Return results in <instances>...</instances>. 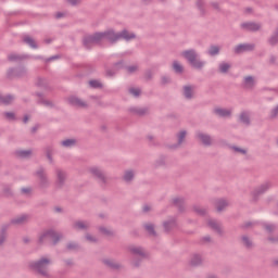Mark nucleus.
I'll return each mask as SVG.
<instances>
[{
  "label": "nucleus",
  "instance_id": "nucleus-1",
  "mask_svg": "<svg viewBox=\"0 0 278 278\" xmlns=\"http://www.w3.org/2000/svg\"><path fill=\"white\" fill-rule=\"evenodd\" d=\"M100 36L102 40H106L108 42H110V45H116L118 40H126V42H129V40L136 39V34L129 33V30L127 29L115 33L114 29L111 28L100 33Z\"/></svg>",
  "mask_w": 278,
  "mask_h": 278
},
{
  "label": "nucleus",
  "instance_id": "nucleus-2",
  "mask_svg": "<svg viewBox=\"0 0 278 278\" xmlns=\"http://www.w3.org/2000/svg\"><path fill=\"white\" fill-rule=\"evenodd\" d=\"M28 266L30 270H34L35 273H37V275H40L41 277H51V275H49V266H51V258L41 257L38 261L29 262Z\"/></svg>",
  "mask_w": 278,
  "mask_h": 278
},
{
  "label": "nucleus",
  "instance_id": "nucleus-3",
  "mask_svg": "<svg viewBox=\"0 0 278 278\" xmlns=\"http://www.w3.org/2000/svg\"><path fill=\"white\" fill-rule=\"evenodd\" d=\"M181 56L187 60V62L193 67L198 68V71H201L205 66V62L199 60V53H197V50L189 49L181 52Z\"/></svg>",
  "mask_w": 278,
  "mask_h": 278
},
{
  "label": "nucleus",
  "instance_id": "nucleus-4",
  "mask_svg": "<svg viewBox=\"0 0 278 278\" xmlns=\"http://www.w3.org/2000/svg\"><path fill=\"white\" fill-rule=\"evenodd\" d=\"M34 177L37 178V186L39 190H47L51 187V181L49 180V175H47V170H45V167H39L34 173Z\"/></svg>",
  "mask_w": 278,
  "mask_h": 278
},
{
  "label": "nucleus",
  "instance_id": "nucleus-5",
  "mask_svg": "<svg viewBox=\"0 0 278 278\" xmlns=\"http://www.w3.org/2000/svg\"><path fill=\"white\" fill-rule=\"evenodd\" d=\"M48 238H51V240H53V245L55 247V244H58V242H60V240H62L64 236L62 235V232H58L54 229H49V230H46L39 237L38 244H45Z\"/></svg>",
  "mask_w": 278,
  "mask_h": 278
},
{
  "label": "nucleus",
  "instance_id": "nucleus-6",
  "mask_svg": "<svg viewBox=\"0 0 278 278\" xmlns=\"http://www.w3.org/2000/svg\"><path fill=\"white\" fill-rule=\"evenodd\" d=\"M103 41L101 33H94L93 35H87L83 39V45L85 49H92L93 45H101Z\"/></svg>",
  "mask_w": 278,
  "mask_h": 278
},
{
  "label": "nucleus",
  "instance_id": "nucleus-7",
  "mask_svg": "<svg viewBox=\"0 0 278 278\" xmlns=\"http://www.w3.org/2000/svg\"><path fill=\"white\" fill-rule=\"evenodd\" d=\"M25 60H42V56H31L29 54H18V53H10L8 55L9 62H23Z\"/></svg>",
  "mask_w": 278,
  "mask_h": 278
},
{
  "label": "nucleus",
  "instance_id": "nucleus-8",
  "mask_svg": "<svg viewBox=\"0 0 278 278\" xmlns=\"http://www.w3.org/2000/svg\"><path fill=\"white\" fill-rule=\"evenodd\" d=\"M89 173L99 181L101 186H105L108 184V177L105 176V172L99 167H91Z\"/></svg>",
  "mask_w": 278,
  "mask_h": 278
},
{
  "label": "nucleus",
  "instance_id": "nucleus-9",
  "mask_svg": "<svg viewBox=\"0 0 278 278\" xmlns=\"http://www.w3.org/2000/svg\"><path fill=\"white\" fill-rule=\"evenodd\" d=\"M129 251L132 255H136L137 257H140L139 260L135 261L132 264L135 268H138L140 266V262L147 257V253L144 252V249L141 247H130Z\"/></svg>",
  "mask_w": 278,
  "mask_h": 278
},
{
  "label": "nucleus",
  "instance_id": "nucleus-10",
  "mask_svg": "<svg viewBox=\"0 0 278 278\" xmlns=\"http://www.w3.org/2000/svg\"><path fill=\"white\" fill-rule=\"evenodd\" d=\"M7 77L12 79L13 77H27V68L25 66H20L17 68L11 67L7 72Z\"/></svg>",
  "mask_w": 278,
  "mask_h": 278
},
{
  "label": "nucleus",
  "instance_id": "nucleus-11",
  "mask_svg": "<svg viewBox=\"0 0 278 278\" xmlns=\"http://www.w3.org/2000/svg\"><path fill=\"white\" fill-rule=\"evenodd\" d=\"M55 175H56L55 187L59 190H61V188L66 185V179L68 178V174H66L64 169L56 168Z\"/></svg>",
  "mask_w": 278,
  "mask_h": 278
},
{
  "label": "nucleus",
  "instance_id": "nucleus-12",
  "mask_svg": "<svg viewBox=\"0 0 278 278\" xmlns=\"http://www.w3.org/2000/svg\"><path fill=\"white\" fill-rule=\"evenodd\" d=\"M241 29H243V31H260V29H262V24L260 23H255V22H243L240 25Z\"/></svg>",
  "mask_w": 278,
  "mask_h": 278
},
{
  "label": "nucleus",
  "instance_id": "nucleus-13",
  "mask_svg": "<svg viewBox=\"0 0 278 278\" xmlns=\"http://www.w3.org/2000/svg\"><path fill=\"white\" fill-rule=\"evenodd\" d=\"M270 182H265L263 185H261L260 187H257L253 192H252V197H253V201H257V199H260V197H262V194H264V192H267L268 190H270Z\"/></svg>",
  "mask_w": 278,
  "mask_h": 278
},
{
  "label": "nucleus",
  "instance_id": "nucleus-14",
  "mask_svg": "<svg viewBox=\"0 0 278 278\" xmlns=\"http://www.w3.org/2000/svg\"><path fill=\"white\" fill-rule=\"evenodd\" d=\"M254 43H240L235 47L233 52L236 53V55H240L242 53H247V51H254Z\"/></svg>",
  "mask_w": 278,
  "mask_h": 278
},
{
  "label": "nucleus",
  "instance_id": "nucleus-15",
  "mask_svg": "<svg viewBox=\"0 0 278 278\" xmlns=\"http://www.w3.org/2000/svg\"><path fill=\"white\" fill-rule=\"evenodd\" d=\"M195 138L200 140V142H202L204 147H212V136L205 132L198 131L195 134Z\"/></svg>",
  "mask_w": 278,
  "mask_h": 278
},
{
  "label": "nucleus",
  "instance_id": "nucleus-16",
  "mask_svg": "<svg viewBox=\"0 0 278 278\" xmlns=\"http://www.w3.org/2000/svg\"><path fill=\"white\" fill-rule=\"evenodd\" d=\"M197 87L193 85H185L182 87V94L185 97V99H187L188 101H190L191 99H194V89Z\"/></svg>",
  "mask_w": 278,
  "mask_h": 278
},
{
  "label": "nucleus",
  "instance_id": "nucleus-17",
  "mask_svg": "<svg viewBox=\"0 0 278 278\" xmlns=\"http://www.w3.org/2000/svg\"><path fill=\"white\" fill-rule=\"evenodd\" d=\"M207 225L213 229L218 236H223L225 231L223 230V226L216 219H208Z\"/></svg>",
  "mask_w": 278,
  "mask_h": 278
},
{
  "label": "nucleus",
  "instance_id": "nucleus-18",
  "mask_svg": "<svg viewBox=\"0 0 278 278\" xmlns=\"http://www.w3.org/2000/svg\"><path fill=\"white\" fill-rule=\"evenodd\" d=\"M73 229L76 231H88L90 229V223L84 220H77L73 224Z\"/></svg>",
  "mask_w": 278,
  "mask_h": 278
},
{
  "label": "nucleus",
  "instance_id": "nucleus-19",
  "mask_svg": "<svg viewBox=\"0 0 278 278\" xmlns=\"http://www.w3.org/2000/svg\"><path fill=\"white\" fill-rule=\"evenodd\" d=\"M70 105H73L74 108H88V103L84 102L81 99L73 96L68 98Z\"/></svg>",
  "mask_w": 278,
  "mask_h": 278
},
{
  "label": "nucleus",
  "instance_id": "nucleus-20",
  "mask_svg": "<svg viewBox=\"0 0 278 278\" xmlns=\"http://www.w3.org/2000/svg\"><path fill=\"white\" fill-rule=\"evenodd\" d=\"M242 88L245 90H253L255 88V78H253V76H245L242 83Z\"/></svg>",
  "mask_w": 278,
  "mask_h": 278
},
{
  "label": "nucleus",
  "instance_id": "nucleus-21",
  "mask_svg": "<svg viewBox=\"0 0 278 278\" xmlns=\"http://www.w3.org/2000/svg\"><path fill=\"white\" fill-rule=\"evenodd\" d=\"M29 223V215L24 214L11 219V225H25Z\"/></svg>",
  "mask_w": 278,
  "mask_h": 278
},
{
  "label": "nucleus",
  "instance_id": "nucleus-22",
  "mask_svg": "<svg viewBox=\"0 0 278 278\" xmlns=\"http://www.w3.org/2000/svg\"><path fill=\"white\" fill-rule=\"evenodd\" d=\"M8 229H10V224L2 225L0 229V247H3L5 239L8 238Z\"/></svg>",
  "mask_w": 278,
  "mask_h": 278
},
{
  "label": "nucleus",
  "instance_id": "nucleus-23",
  "mask_svg": "<svg viewBox=\"0 0 278 278\" xmlns=\"http://www.w3.org/2000/svg\"><path fill=\"white\" fill-rule=\"evenodd\" d=\"M129 112L136 114L137 116H147L149 114V108H130Z\"/></svg>",
  "mask_w": 278,
  "mask_h": 278
},
{
  "label": "nucleus",
  "instance_id": "nucleus-24",
  "mask_svg": "<svg viewBox=\"0 0 278 278\" xmlns=\"http://www.w3.org/2000/svg\"><path fill=\"white\" fill-rule=\"evenodd\" d=\"M23 42L25 45H28L30 49H38V43L36 42V40L28 35L23 37Z\"/></svg>",
  "mask_w": 278,
  "mask_h": 278
},
{
  "label": "nucleus",
  "instance_id": "nucleus-25",
  "mask_svg": "<svg viewBox=\"0 0 278 278\" xmlns=\"http://www.w3.org/2000/svg\"><path fill=\"white\" fill-rule=\"evenodd\" d=\"M203 264V256L201 254H193L190 261V266H201Z\"/></svg>",
  "mask_w": 278,
  "mask_h": 278
},
{
  "label": "nucleus",
  "instance_id": "nucleus-26",
  "mask_svg": "<svg viewBox=\"0 0 278 278\" xmlns=\"http://www.w3.org/2000/svg\"><path fill=\"white\" fill-rule=\"evenodd\" d=\"M188 135V132L186 130H180L177 135L176 138L178 140V143L176 146H174V149H177V147H181V144H184V141L186 140V136Z\"/></svg>",
  "mask_w": 278,
  "mask_h": 278
},
{
  "label": "nucleus",
  "instance_id": "nucleus-27",
  "mask_svg": "<svg viewBox=\"0 0 278 278\" xmlns=\"http://www.w3.org/2000/svg\"><path fill=\"white\" fill-rule=\"evenodd\" d=\"M173 205L178 208V212H184L185 200L184 198H174Z\"/></svg>",
  "mask_w": 278,
  "mask_h": 278
},
{
  "label": "nucleus",
  "instance_id": "nucleus-28",
  "mask_svg": "<svg viewBox=\"0 0 278 278\" xmlns=\"http://www.w3.org/2000/svg\"><path fill=\"white\" fill-rule=\"evenodd\" d=\"M163 227H164L165 232L169 233V231L172 229H174V227H177V220L170 219V220L164 222Z\"/></svg>",
  "mask_w": 278,
  "mask_h": 278
},
{
  "label": "nucleus",
  "instance_id": "nucleus-29",
  "mask_svg": "<svg viewBox=\"0 0 278 278\" xmlns=\"http://www.w3.org/2000/svg\"><path fill=\"white\" fill-rule=\"evenodd\" d=\"M14 101V96L13 94H7V96H1L0 94V103L2 105H11V103Z\"/></svg>",
  "mask_w": 278,
  "mask_h": 278
},
{
  "label": "nucleus",
  "instance_id": "nucleus-30",
  "mask_svg": "<svg viewBox=\"0 0 278 278\" xmlns=\"http://www.w3.org/2000/svg\"><path fill=\"white\" fill-rule=\"evenodd\" d=\"M143 227L149 236H152L153 238L157 237V232L155 231V226L153 224H144Z\"/></svg>",
  "mask_w": 278,
  "mask_h": 278
},
{
  "label": "nucleus",
  "instance_id": "nucleus-31",
  "mask_svg": "<svg viewBox=\"0 0 278 278\" xmlns=\"http://www.w3.org/2000/svg\"><path fill=\"white\" fill-rule=\"evenodd\" d=\"M214 114H216L217 116H220L222 118H225L227 116H231V111L226 109H215Z\"/></svg>",
  "mask_w": 278,
  "mask_h": 278
},
{
  "label": "nucleus",
  "instance_id": "nucleus-32",
  "mask_svg": "<svg viewBox=\"0 0 278 278\" xmlns=\"http://www.w3.org/2000/svg\"><path fill=\"white\" fill-rule=\"evenodd\" d=\"M229 206V202H227V200L225 199H220L216 202V210L217 212H223V210H225V207Z\"/></svg>",
  "mask_w": 278,
  "mask_h": 278
},
{
  "label": "nucleus",
  "instance_id": "nucleus-33",
  "mask_svg": "<svg viewBox=\"0 0 278 278\" xmlns=\"http://www.w3.org/2000/svg\"><path fill=\"white\" fill-rule=\"evenodd\" d=\"M103 264H105V266H108L109 268H112V270H118V268H121V264L112 260H104Z\"/></svg>",
  "mask_w": 278,
  "mask_h": 278
},
{
  "label": "nucleus",
  "instance_id": "nucleus-34",
  "mask_svg": "<svg viewBox=\"0 0 278 278\" xmlns=\"http://www.w3.org/2000/svg\"><path fill=\"white\" fill-rule=\"evenodd\" d=\"M241 242L245 249H253V240L249 238V236H242L241 237Z\"/></svg>",
  "mask_w": 278,
  "mask_h": 278
},
{
  "label": "nucleus",
  "instance_id": "nucleus-35",
  "mask_svg": "<svg viewBox=\"0 0 278 278\" xmlns=\"http://www.w3.org/2000/svg\"><path fill=\"white\" fill-rule=\"evenodd\" d=\"M15 155H17V157H22L23 160H25L27 157H31V150H17L15 152Z\"/></svg>",
  "mask_w": 278,
  "mask_h": 278
},
{
  "label": "nucleus",
  "instance_id": "nucleus-36",
  "mask_svg": "<svg viewBox=\"0 0 278 278\" xmlns=\"http://www.w3.org/2000/svg\"><path fill=\"white\" fill-rule=\"evenodd\" d=\"M173 71L176 73V75H181L184 73V65L178 63V61H174Z\"/></svg>",
  "mask_w": 278,
  "mask_h": 278
},
{
  "label": "nucleus",
  "instance_id": "nucleus-37",
  "mask_svg": "<svg viewBox=\"0 0 278 278\" xmlns=\"http://www.w3.org/2000/svg\"><path fill=\"white\" fill-rule=\"evenodd\" d=\"M239 121L243 123V125H251V117L249 116V113L242 112L239 116Z\"/></svg>",
  "mask_w": 278,
  "mask_h": 278
},
{
  "label": "nucleus",
  "instance_id": "nucleus-38",
  "mask_svg": "<svg viewBox=\"0 0 278 278\" xmlns=\"http://www.w3.org/2000/svg\"><path fill=\"white\" fill-rule=\"evenodd\" d=\"M62 147H65V149H71V147H75L77 144L76 139H66L61 142Z\"/></svg>",
  "mask_w": 278,
  "mask_h": 278
},
{
  "label": "nucleus",
  "instance_id": "nucleus-39",
  "mask_svg": "<svg viewBox=\"0 0 278 278\" xmlns=\"http://www.w3.org/2000/svg\"><path fill=\"white\" fill-rule=\"evenodd\" d=\"M36 86L38 88H43V90H47V88H49V81H47V79L45 78H38Z\"/></svg>",
  "mask_w": 278,
  "mask_h": 278
},
{
  "label": "nucleus",
  "instance_id": "nucleus-40",
  "mask_svg": "<svg viewBox=\"0 0 278 278\" xmlns=\"http://www.w3.org/2000/svg\"><path fill=\"white\" fill-rule=\"evenodd\" d=\"M193 212H195V214H198L199 216H205V214H207V208L203 206L194 205Z\"/></svg>",
  "mask_w": 278,
  "mask_h": 278
},
{
  "label": "nucleus",
  "instance_id": "nucleus-41",
  "mask_svg": "<svg viewBox=\"0 0 278 278\" xmlns=\"http://www.w3.org/2000/svg\"><path fill=\"white\" fill-rule=\"evenodd\" d=\"M134 177H135L134 170H126L123 179H124V181L129 184V181H134Z\"/></svg>",
  "mask_w": 278,
  "mask_h": 278
},
{
  "label": "nucleus",
  "instance_id": "nucleus-42",
  "mask_svg": "<svg viewBox=\"0 0 278 278\" xmlns=\"http://www.w3.org/2000/svg\"><path fill=\"white\" fill-rule=\"evenodd\" d=\"M207 53L214 58V55H218V53H220V48L218 46H211Z\"/></svg>",
  "mask_w": 278,
  "mask_h": 278
},
{
  "label": "nucleus",
  "instance_id": "nucleus-43",
  "mask_svg": "<svg viewBox=\"0 0 278 278\" xmlns=\"http://www.w3.org/2000/svg\"><path fill=\"white\" fill-rule=\"evenodd\" d=\"M218 68H219V73L225 74V73H229V68H231V65L229 63L224 62L219 64Z\"/></svg>",
  "mask_w": 278,
  "mask_h": 278
},
{
  "label": "nucleus",
  "instance_id": "nucleus-44",
  "mask_svg": "<svg viewBox=\"0 0 278 278\" xmlns=\"http://www.w3.org/2000/svg\"><path fill=\"white\" fill-rule=\"evenodd\" d=\"M197 8L200 10L202 16H205V2L203 0H197Z\"/></svg>",
  "mask_w": 278,
  "mask_h": 278
},
{
  "label": "nucleus",
  "instance_id": "nucleus-45",
  "mask_svg": "<svg viewBox=\"0 0 278 278\" xmlns=\"http://www.w3.org/2000/svg\"><path fill=\"white\" fill-rule=\"evenodd\" d=\"M113 68L118 73V71H122V68H126L125 61H118L113 64Z\"/></svg>",
  "mask_w": 278,
  "mask_h": 278
},
{
  "label": "nucleus",
  "instance_id": "nucleus-46",
  "mask_svg": "<svg viewBox=\"0 0 278 278\" xmlns=\"http://www.w3.org/2000/svg\"><path fill=\"white\" fill-rule=\"evenodd\" d=\"M53 148L51 147H48L46 148V155H47V159L49 160L50 164H53Z\"/></svg>",
  "mask_w": 278,
  "mask_h": 278
},
{
  "label": "nucleus",
  "instance_id": "nucleus-47",
  "mask_svg": "<svg viewBox=\"0 0 278 278\" xmlns=\"http://www.w3.org/2000/svg\"><path fill=\"white\" fill-rule=\"evenodd\" d=\"M268 43L270 47H276V45H278V36L273 34L268 39Z\"/></svg>",
  "mask_w": 278,
  "mask_h": 278
},
{
  "label": "nucleus",
  "instance_id": "nucleus-48",
  "mask_svg": "<svg viewBox=\"0 0 278 278\" xmlns=\"http://www.w3.org/2000/svg\"><path fill=\"white\" fill-rule=\"evenodd\" d=\"M89 86L90 88H103V84H101V81L93 79L89 81Z\"/></svg>",
  "mask_w": 278,
  "mask_h": 278
},
{
  "label": "nucleus",
  "instance_id": "nucleus-49",
  "mask_svg": "<svg viewBox=\"0 0 278 278\" xmlns=\"http://www.w3.org/2000/svg\"><path fill=\"white\" fill-rule=\"evenodd\" d=\"M99 231H100V233H103V236H109V237L114 236V231H112L105 227H100Z\"/></svg>",
  "mask_w": 278,
  "mask_h": 278
},
{
  "label": "nucleus",
  "instance_id": "nucleus-50",
  "mask_svg": "<svg viewBox=\"0 0 278 278\" xmlns=\"http://www.w3.org/2000/svg\"><path fill=\"white\" fill-rule=\"evenodd\" d=\"M264 228L266 229V231H268V233H273V231H275V229H277V225L264 224Z\"/></svg>",
  "mask_w": 278,
  "mask_h": 278
},
{
  "label": "nucleus",
  "instance_id": "nucleus-51",
  "mask_svg": "<svg viewBox=\"0 0 278 278\" xmlns=\"http://www.w3.org/2000/svg\"><path fill=\"white\" fill-rule=\"evenodd\" d=\"M34 94H35V97L39 98L37 103L39 105H45V101H47V100H45V97L42 96V92H35Z\"/></svg>",
  "mask_w": 278,
  "mask_h": 278
},
{
  "label": "nucleus",
  "instance_id": "nucleus-52",
  "mask_svg": "<svg viewBox=\"0 0 278 278\" xmlns=\"http://www.w3.org/2000/svg\"><path fill=\"white\" fill-rule=\"evenodd\" d=\"M7 121H16V114L14 112H4Z\"/></svg>",
  "mask_w": 278,
  "mask_h": 278
},
{
  "label": "nucleus",
  "instance_id": "nucleus-53",
  "mask_svg": "<svg viewBox=\"0 0 278 278\" xmlns=\"http://www.w3.org/2000/svg\"><path fill=\"white\" fill-rule=\"evenodd\" d=\"M128 75H134V73H136V71H138V65H129L125 67Z\"/></svg>",
  "mask_w": 278,
  "mask_h": 278
},
{
  "label": "nucleus",
  "instance_id": "nucleus-54",
  "mask_svg": "<svg viewBox=\"0 0 278 278\" xmlns=\"http://www.w3.org/2000/svg\"><path fill=\"white\" fill-rule=\"evenodd\" d=\"M257 223L253 222H245L244 224L240 225V229H250V227H255Z\"/></svg>",
  "mask_w": 278,
  "mask_h": 278
},
{
  "label": "nucleus",
  "instance_id": "nucleus-55",
  "mask_svg": "<svg viewBox=\"0 0 278 278\" xmlns=\"http://www.w3.org/2000/svg\"><path fill=\"white\" fill-rule=\"evenodd\" d=\"M85 238H86V240H87L88 242H91V243H97V242H99V239H97V237H93V236L90 235V233H87V235L85 236Z\"/></svg>",
  "mask_w": 278,
  "mask_h": 278
},
{
  "label": "nucleus",
  "instance_id": "nucleus-56",
  "mask_svg": "<svg viewBox=\"0 0 278 278\" xmlns=\"http://www.w3.org/2000/svg\"><path fill=\"white\" fill-rule=\"evenodd\" d=\"M77 249H79V244H77L76 242H70L67 244V250L68 251H77Z\"/></svg>",
  "mask_w": 278,
  "mask_h": 278
},
{
  "label": "nucleus",
  "instance_id": "nucleus-57",
  "mask_svg": "<svg viewBox=\"0 0 278 278\" xmlns=\"http://www.w3.org/2000/svg\"><path fill=\"white\" fill-rule=\"evenodd\" d=\"M116 73H118V72L115 71L114 67H112V68H106V71H105L106 77H114V75H116Z\"/></svg>",
  "mask_w": 278,
  "mask_h": 278
},
{
  "label": "nucleus",
  "instance_id": "nucleus-58",
  "mask_svg": "<svg viewBox=\"0 0 278 278\" xmlns=\"http://www.w3.org/2000/svg\"><path fill=\"white\" fill-rule=\"evenodd\" d=\"M144 79L146 81H151V79H153V72H151V70L146 71Z\"/></svg>",
  "mask_w": 278,
  "mask_h": 278
},
{
  "label": "nucleus",
  "instance_id": "nucleus-59",
  "mask_svg": "<svg viewBox=\"0 0 278 278\" xmlns=\"http://www.w3.org/2000/svg\"><path fill=\"white\" fill-rule=\"evenodd\" d=\"M170 77H168V76H162L161 77V84H162V86H166V85H168V84H170Z\"/></svg>",
  "mask_w": 278,
  "mask_h": 278
},
{
  "label": "nucleus",
  "instance_id": "nucleus-60",
  "mask_svg": "<svg viewBox=\"0 0 278 278\" xmlns=\"http://www.w3.org/2000/svg\"><path fill=\"white\" fill-rule=\"evenodd\" d=\"M140 89L130 88L129 93L132 94V97H140Z\"/></svg>",
  "mask_w": 278,
  "mask_h": 278
},
{
  "label": "nucleus",
  "instance_id": "nucleus-61",
  "mask_svg": "<svg viewBox=\"0 0 278 278\" xmlns=\"http://www.w3.org/2000/svg\"><path fill=\"white\" fill-rule=\"evenodd\" d=\"M231 149H233L236 151V153H241L242 155H247V150L242 149V148H238L236 146L231 147Z\"/></svg>",
  "mask_w": 278,
  "mask_h": 278
},
{
  "label": "nucleus",
  "instance_id": "nucleus-62",
  "mask_svg": "<svg viewBox=\"0 0 278 278\" xmlns=\"http://www.w3.org/2000/svg\"><path fill=\"white\" fill-rule=\"evenodd\" d=\"M3 192L5 197H12V189L9 186L3 188Z\"/></svg>",
  "mask_w": 278,
  "mask_h": 278
},
{
  "label": "nucleus",
  "instance_id": "nucleus-63",
  "mask_svg": "<svg viewBox=\"0 0 278 278\" xmlns=\"http://www.w3.org/2000/svg\"><path fill=\"white\" fill-rule=\"evenodd\" d=\"M67 3H70V5H79V3H81V0H66Z\"/></svg>",
  "mask_w": 278,
  "mask_h": 278
},
{
  "label": "nucleus",
  "instance_id": "nucleus-64",
  "mask_svg": "<svg viewBox=\"0 0 278 278\" xmlns=\"http://www.w3.org/2000/svg\"><path fill=\"white\" fill-rule=\"evenodd\" d=\"M43 105H45L46 108H55V104H53L50 100H46V101L43 102Z\"/></svg>",
  "mask_w": 278,
  "mask_h": 278
}]
</instances>
